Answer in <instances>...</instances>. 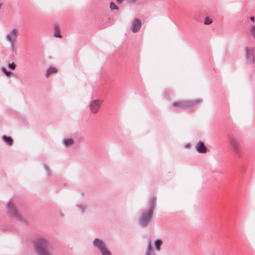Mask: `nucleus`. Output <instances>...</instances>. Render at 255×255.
<instances>
[{
	"instance_id": "1",
	"label": "nucleus",
	"mask_w": 255,
	"mask_h": 255,
	"mask_svg": "<svg viewBox=\"0 0 255 255\" xmlns=\"http://www.w3.org/2000/svg\"><path fill=\"white\" fill-rule=\"evenodd\" d=\"M33 247L36 255H53L50 241L44 237H39L33 241Z\"/></svg>"
},
{
	"instance_id": "2",
	"label": "nucleus",
	"mask_w": 255,
	"mask_h": 255,
	"mask_svg": "<svg viewBox=\"0 0 255 255\" xmlns=\"http://www.w3.org/2000/svg\"><path fill=\"white\" fill-rule=\"evenodd\" d=\"M156 199V197L152 196L149 200L148 210L141 213L139 220V224L141 227H146L148 223L151 221L155 208Z\"/></svg>"
},
{
	"instance_id": "3",
	"label": "nucleus",
	"mask_w": 255,
	"mask_h": 255,
	"mask_svg": "<svg viewBox=\"0 0 255 255\" xmlns=\"http://www.w3.org/2000/svg\"><path fill=\"white\" fill-rule=\"evenodd\" d=\"M6 208L7 213L10 216L23 224H26L28 223L27 219L21 215L17 208L12 202L9 201L7 203Z\"/></svg>"
},
{
	"instance_id": "4",
	"label": "nucleus",
	"mask_w": 255,
	"mask_h": 255,
	"mask_svg": "<svg viewBox=\"0 0 255 255\" xmlns=\"http://www.w3.org/2000/svg\"><path fill=\"white\" fill-rule=\"evenodd\" d=\"M246 63L250 65H253L255 63V48L254 47H246L245 48Z\"/></svg>"
},
{
	"instance_id": "5",
	"label": "nucleus",
	"mask_w": 255,
	"mask_h": 255,
	"mask_svg": "<svg viewBox=\"0 0 255 255\" xmlns=\"http://www.w3.org/2000/svg\"><path fill=\"white\" fill-rule=\"evenodd\" d=\"M18 30L16 28L12 29L6 35V39L10 43V48L12 50L14 48V44L17 40Z\"/></svg>"
},
{
	"instance_id": "6",
	"label": "nucleus",
	"mask_w": 255,
	"mask_h": 255,
	"mask_svg": "<svg viewBox=\"0 0 255 255\" xmlns=\"http://www.w3.org/2000/svg\"><path fill=\"white\" fill-rule=\"evenodd\" d=\"M229 142L233 151L236 154L239 155L241 151V146L239 140L233 136H230Z\"/></svg>"
},
{
	"instance_id": "7",
	"label": "nucleus",
	"mask_w": 255,
	"mask_h": 255,
	"mask_svg": "<svg viewBox=\"0 0 255 255\" xmlns=\"http://www.w3.org/2000/svg\"><path fill=\"white\" fill-rule=\"evenodd\" d=\"M102 104V101L99 100H94L92 101L90 105V109L92 113L94 114L98 112L99 108Z\"/></svg>"
},
{
	"instance_id": "8",
	"label": "nucleus",
	"mask_w": 255,
	"mask_h": 255,
	"mask_svg": "<svg viewBox=\"0 0 255 255\" xmlns=\"http://www.w3.org/2000/svg\"><path fill=\"white\" fill-rule=\"evenodd\" d=\"M141 27V21L138 18H135L133 20L131 25V30L132 32L135 33L139 30Z\"/></svg>"
},
{
	"instance_id": "9",
	"label": "nucleus",
	"mask_w": 255,
	"mask_h": 255,
	"mask_svg": "<svg viewBox=\"0 0 255 255\" xmlns=\"http://www.w3.org/2000/svg\"><path fill=\"white\" fill-rule=\"evenodd\" d=\"M93 245L96 249L99 251L107 246L103 240L99 238L95 239L93 241Z\"/></svg>"
},
{
	"instance_id": "10",
	"label": "nucleus",
	"mask_w": 255,
	"mask_h": 255,
	"mask_svg": "<svg viewBox=\"0 0 255 255\" xmlns=\"http://www.w3.org/2000/svg\"><path fill=\"white\" fill-rule=\"evenodd\" d=\"M201 102L202 100L200 99L185 100V109H192Z\"/></svg>"
},
{
	"instance_id": "11",
	"label": "nucleus",
	"mask_w": 255,
	"mask_h": 255,
	"mask_svg": "<svg viewBox=\"0 0 255 255\" xmlns=\"http://www.w3.org/2000/svg\"><path fill=\"white\" fill-rule=\"evenodd\" d=\"M196 149L199 153H205L207 151V148L202 141H199L196 146Z\"/></svg>"
},
{
	"instance_id": "12",
	"label": "nucleus",
	"mask_w": 255,
	"mask_h": 255,
	"mask_svg": "<svg viewBox=\"0 0 255 255\" xmlns=\"http://www.w3.org/2000/svg\"><path fill=\"white\" fill-rule=\"evenodd\" d=\"M171 106L173 108L185 109V101H179L172 103Z\"/></svg>"
},
{
	"instance_id": "13",
	"label": "nucleus",
	"mask_w": 255,
	"mask_h": 255,
	"mask_svg": "<svg viewBox=\"0 0 255 255\" xmlns=\"http://www.w3.org/2000/svg\"><path fill=\"white\" fill-rule=\"evenodd\" d=\"M2 140L8 146H11L13 144V139L10 136L3 135L2 136Z\"/></svg>"
},
{
	"instance_id": "14",
	"label": "nucleus",
	"mask_w": 255,
	"mask_h": 255,
	"mask_svg": "<svg viewBox=\"0 0 255 255\" xmlns=\"http://www.w3.org/2000/svg\"><path fill=\"white\" fill-rule=\"evenodd\" d=\"M144 255H154L150 241H148Z\"/></svg>"
},
{
	"instance_id": "15",
	"label": "nucleus",
	"mask_w": 255,
	"mask_h": 255,
	"mask_svg": "<svg viewBox=\"0 0 255 255\" xmlns=\"http://www.w3.org/2000/svg\"><path fill=\"white\" fill-rule=\"evenodd\" d=\"M54 30H55V32H54V36L56 37L61 38L62 36L60 33V26H59V25L56 24L55 25Z\"/></svg>"
},
{
	"instance_id": "16",
	"label": "nucleus",
	"mask_w": 255,
	"mask_h": 255,
	"mask_svg": "<svg viewBox=\"0 0 255 255\" xmlns=\"http://www.w3.org/2000/svg\"><path fill=\"white\" fill-rule=\"evenodd\" d=\"M162 245V241L159 239L156 240L154 242V245L155 248V250L157 251H159L160 250V246Z\"/></svg>"
},
{
	"instance_id": "17",
	"label": "nucleus",
	"mask_w": 255,
	"mask_h": 255,
	"mask_svg": "<svg viewBox=\"0 0 255 255\" xmlns=\"http://www.w3.org/2000/svg\"><path fill=\"white\" fill-rule=\"evenodd\" d=\"M102 255H112V253L109 250L107 246L100 251Z\"/></svg>"
},
{
	"instance_id": "18",
	"label": "nucleus",
	"mask_w": 255,
	"mask_h": 255,
	"mask_svg": "<svg viewBox=\"0 0 255 255\" xmlns=\"http://www.w3.org/2000/svg\"><path fill=\"white\" fill-rule=\"evenodd\" d=\"M57 71V69L55 67H51L47 71L46 74V78H48L50 75H51L52 73H54Z\"/></svg>"
},
{
	"instance_id": "19",
	"label": "nucleus",
	"mask_w": 255,
	"mask_h": 255,
	"mask_svg": "<svg viewBox=\"0 0 255 255\" xmlns=\"http://www.w3.org/2000/svg\"><path fill=\"white\" fill-rule=\"evenodd\" d=\"M64 144L65 146H70L73 144L74 140L72 138L64 139L63 140Z\"/></svg>"
},
{
	"instance_id": "20",
	"label": "nucleus",
	"mask_w": 255,
	"mask_h": 255,
	"mask_svg": "<svg viewBox=\"0 0 255 255\" xmlns=\"http://www.w3.org/2000/svg\"><path fill=\"white\" fill-rule=\"evenodd\" d=\"M1 71L8 77H10L11 75L13 74L12 72L7 71L5 67H2L1 68Z\"/></svg>"
},
{
	"instance_id": "21",
	"label": "nucleus",
	"mask_w": 255,
	"mask_h": 255,
	"mask_svg": "<svg viewBox=\"0 0 255 255\" xmlns=\"http://www.w3.org/2000/svg\"><path fill=\"white\" fill-rule=\"evenodd\" d=\"M7 66L8 67L12 70H14L16 67V65L14 62L8 63Z\"/></svg>"
},
{
	"instance_id": "22",
	"label": "nucleus",
	"mask_w": 255,
	"mask_h": 255,
	"mask_svg": "<svg viewBox=\"0 0 255 255\" xmlns=\"http://www.w3.org/2000/svg\"><path fill=\"white\" fill-rule=\"evenodd\" d=\"M110 7L111 10H119L118 7L114 2H111L110 3Z\"/></svg>"
},
{
	"instance_id": "23",
	"label": "nucleus",
	"mask_w": 255,
	"mask_h": 255,
	"mask_svg": "<svg viewBox=\"0 0 255 255\" xmlns=\"http://www.w3.org/2000/svg\"><path fill=\"white\" fill-rule=\"evenodd\" d=\"M212 20L209 17H206L204 20V24L208 25L211 24L212 22Z\"/></svg>"
},
{
	"instance_id": "24",
	"label": "nucleus",
	"mask_w": 255,
	"mask_h": 255,
	"mask_svg": "<svg viewBox=\"0 0 255 255\" xmlns=\"http://www.w3.org/2000/svg\"><path fill=\"white\" fill-rule=\"evenodd\" d=\"M77 207H79L81 209L82 212H83V213H84L85 212V211L86 210V208H87V207L85 205H81V204L77 205Z\"/></svg>"
},
{
	"instance_id": "25",
	"label": "nucleus",
	"mask_w": 255,
	"mask_h": 255,
	"mask_svg": "<svg viewBox=\"0 0 255 255\" xmlns=\"http://www.w3.org/2000/svg\"><path fill=\"white\" fill-rule=\"evenodd\" d=\"M250 33L255 38V25L253 26L250 30Z\"/></svg>"
},
{
	"instance_id": "26",
	"label": "nucleus",
	"mask_w": 255,
	"mask_h": 255,
	"mask_svg": "<svg viewBox=\"0 0 255 255\" xmlns=\"http://www.w3.org/2000/svg\"><path fill=\"white\" fill-rule=\"evenodd\" d=\"M44 168H45V170L47 171L48 175L49 176H51V174L50 173L49 168L48 167H47L46 166H44Z\"/></svg>"
},
{
	"instance_id": "27",
	"label": "nucleus",
	"mask_w": 255,
	"mask_h": 255,
	"mask_svg": "<svg viewBox=\"0 0 255 255\" xmlns=\"http://www.w3.org/2000/svg\"><path fill=\"white\" fill-rule=\"evenodd\" d=\"M136 0H128V3L130 4H133L136 2Z\"/></svg>"
},
{
	"instance_id": "28",
	"label": "nucleus",
	"mask_w": 255,
	"mask_h": 255,
	"mask_svg": "<svg viewBox=\"0 0 255 255\" xmlns=\"http://www.w3.org/2000/svg\"><path fill=\"white\" fill-rule=\"evenodd\" d=\"M117 0V2L118 3L121 4L122 3H123V2L124 1V0Z\"/></svg>"
},
{
	"instance_id": "29",
	"label": "nucleus",
	"mask_w": 255,
	"mask_h": 255,
	"mask_svg": "<svg viewBox=\"0 0 255 255\" xmlns=\"http://www.w3.org/2000/svg\"><path fill=\"white\" fill-rule=\"evenodd\" d=\"M250 19H251V20H252V21H255V17H254V16H252V17H250Z\"/></svg>"
},
{
	"instance_id": "30",
	"label": "nucleus",
	"mask_w": 255,
	"mask_h": 255,
	"mask_svg": "<svg viewBox=\"0 0 255 255\" xmlns=\"http://www.w3.org/2000/svg\"><path fill=\"white\" fill-rule=\"evenodd\" d=\"M1 6H2V3L0 2V9L1 8Z\"/></svg>"
},
{
	"instance_id": "31",
	"label": "nucleus",
	"mask_w": 255,
	"mask_h": 255,
	"mask_svg": "<svg viewBox=\"0 0 255 255\" xmlns=\"http://www.w3.org/2000/svg\"><path fill=\"white\" fill-rule=\"evenodd\" d=\"M168 94V92H165V95H167Z\"/></svg>"
}]
</instances>
